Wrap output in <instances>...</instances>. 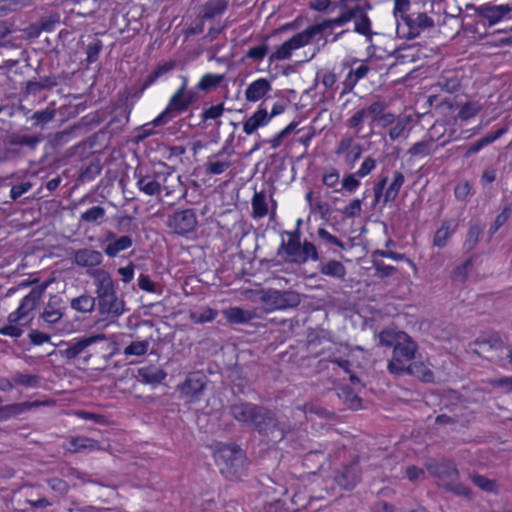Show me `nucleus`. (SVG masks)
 Wrapping results in <instances>:
<instances>
[{
  "mask_svg": "<svg viewBox=\"0 0 512 512\" xmlns=\"http://www.w3.org/2000/svg\"><path fill=\"white\" fill-rule=\"evenodd\" d=\"M133 245V239L129 235H123L119 238L113 240L112 242H109L104 247V253L109 258L116 257L120 252L125 251L129 248H131Z\"/></svg>",
  "mask_w": 512,
  "mask_h": 512,
  "instance_id": "31",
  "label": "nucleus"
},
{
  "mask_svg": "<svg viewBox=\"0 0 512 512\" xmlns=\"http://www.w3.org/2000/svg\"><path fill=\"white\" fill-rule=\"evenodd\" d=\"M63 316V313L60 309L54 308L51 305L45 307L44 311L41 314L42 319L48 324H56L58 323Z\"/></svg>",
  "mask_w": 512,
  "mask_h": 512,
  "instance_id": "64",
  "label": "nucleus"
},
{
  "mask_svg": "<svg viewBox=\"0 0 512 512\" xmlns=\"http://www.w3.org/2000/svg\"><path fill=\"white\" fill-rule=\"evenodd\" d=\"M228 0H208L202 9V17L206 20L223 15L228 8Z\"/></svg>",
  "mask_w": 512,
  "mask_h": 512,
  "instance_id": "33",
  "label": "nucleus"
},
{
  "mask_svg": "<svg viewBox=\"0 0 512 512\" xmlns=\"http://www.w3.org/2000/svg\"><path fill=\"white\" fill-rule=\"evenodd\" d=\"M508 130V124H504L501 127H498L496 130L487 133L485 136L467 146L465 152L463 153V157L467 159L472 157L473 155L480 152L483 148L500 139L508 132Z\"/></svg>",
  "mask_w": 512,
  "mask_h": 512,
  "instance_id": "20",
  "label": "nucleus"
},
{
  "mask_svg": "<svg viewBox=\"0 0 512 512\" xmlns=\"http://www.w3.org/2000/svg\"><path fill=\"white\" fill-rule=\"evenodd\" d=\"M338 396L343 400L344 404L351 410H358L362 406L361 398L349 386L339 388Z\"/></svg>",
  "mask_w": 512,
  "mask_h": 512,
  "instance_id": "39",
  "label": "nucleus"
},
{
  "mask_svg": "<svg viewBox=\"0 0 512 512\" xmlns=\"http://www.w3.org/2000/svg\"><path fill=\"white\" fill-rule=\"evenodd\" d=\"M100 312L107 318H116L124 312V302L119 300L114 294L110 298L99 301Z\"/></svg>",
  "mask_w": 512,
  "mask_h": 512,
  "instance_id": "28",
  "label": "nucleus"
},
{
  "mask_svg": "<svg viewBox=\"0 0 512 512\" xmlns=\"http://www.w3.org/2000/svg\"><path fill=\"white\" fill-rule=\"evenodd\" d=\"M473 266L472 258H468L460 265L456 266L452 271V279L454 281L464 282L468 276L469 271Z\"/></svg>",
  "mask_w": 512,
  "mask_h": 512,
  "instance_id": "56",
  "label": "nucleus"
},
{
  "mask_svg": "<svg viewBox=\"0 0 512 512\" xmlns=\"http://www.w3.org/2000/svg\"><path fill=\"white\" fill-rule=\"evenodd\" d=\"M40 378L37 375L18 373L14 375V385L35 388L39 385Z\"/></svg>",
  "mask_w": 512,
  "mask_h": 512,
  "instance_id": "57",
  "label": "nucleus"
},
{
  "mask_svg": "<svg viewBox=\"0 0 512 512\" xmlns=\"http://www.w3.org/2000/svg\"><path fill=\"white\" fill-rule=\"evenodd\" d=\"M403 337H407V333L396 331L393 328H384L379 333V341L386 347H394Z\"/></svg>",
  "mask_w": 512,
  "mask_h": 512,
  "instance_id": "43",
  "label": "nucleus"
},
{
  "mask_svg": "<svg viewBox=\"0 0 512 512\" xmlns=\"http://www.w3.org/2000/svg\"><path fill=\"white\" fill-rule=\"evenodd\" d=\"M164 180L160 183V193L164 191L165 196L173 195L177 189H180L182 182L180 176L168 165V169L163 173Z\"/></svg>",
  "mask_w": 512,
  "mask_h": 512,
  "instance_id": "29",
  "label": "nucleus"
},
{
  "mask_svg": "<svg viewBox=\"0 0 512 512\" xmlns=\"http://www.w3.org/2000/svg\"><path fill=\"white\" fill-rule=\"evenodd\" d=\"M342 11L336 17L332 19H325L320 23H316L307 27L310 35L314 39L316 36L322 34L326 29L340 27L348 22H350L353 18L357 17V12H360V5H355L352 8L343 7L341 5Z\"/></svg>",
  "mask_w": 512,
  "mask_h": 512,
  "instance_id": "15",
  "label": "nucleus"
},
{
  "mask_svg": "<svg viewBox=\"0 0 512 512\" xmlns=\"http://www.w3.org/2000/svg\"><path fill=\"white\" fill-rule=\"evenodd\" d=\"M387 177H381L373 186V193L375 202H379L383 197V205L394 202L405 182L404 174L401 171H394L392 181L385 189L387 184Z\"/></svg>",
  "mask_w": 512,
  "mask_h": 512,
  "instance_id": "12",
  "label": "nucleus"
},
{
  "mask_svg": "<svg viewBox=\"0 0 512 512\" xmlns=\"http://www.w3.org/2000/svg\"><path fill=\"white\" fill-rule=\"evenodd\" d=\"M212 456L221 475L230 481H240L249 466L245 450L236 443L216 441L211 445Z\"/></svg>",
  "mask_w": 512,
  "mask_h": 512,
  "instance_id": "2",
  "label": "nucleus"
},
{
  "mask_svg": "<svg viewBox=\"0 0 512 512\" xmlns=\"http://www.w3.org/2000/svg\"><path fill=\"white\" fill-rule=\"evenodd\" d=\"M97 8V0H73L71 12L85 17L95 12Z\"/></svg>",
  "mask_w": 512,
  "mask_h": 512,
  "instance_id": "44",
  "label": "nucleus"
},
{
  "mask_svg": "<svg viewBox=\"0 0 512 512\" xmlns=\"http://www.w3.org/2000/svg\"><path fill=\"white\" fill-rule=\"evenodd\" d=\"M268 45L266 43H262L260 45L250 47L246 53L245 57L247 59L253 60L255 62H261L268 53Z\"/></svg>",
  "mask_w": 512,
  "mask_h": 512,
  "instance_id": "60",
  "label": "nucleus"
},
{
  "mask_svg": "<svg viewBox=\"0 0 512 512\" xmlns=\"http://www.w3.org/2000/svg\"><path fill=\"white\" fill-rule=\"evenodd\" d=\"M418 345L407 334L393 348L392 358L389 360L387 369L389 373L402 376L405 375L406 366L414 359Z\"/></svg>",
  "mask_w": 512,
  "mask_h": 512,
  "instance_id": "7",
  "label": "nucleus"
},
{
  "mask_svg": "<svg viewBox=\"0 0 512 512\" xmlns=\"http://www.w3.org/2000/svg\"><path fill=\"white\" fill-rule=\"evenodd\" d=\"M45 287H34L27 295H25L17 307V309L8 315V322L15 324H30L34 319V311L38 306Z\"/></svg>",
  "mask_w": 512,
  "mask_h": 512,
  "instance_id": "9",
  "label": "nucleus"
},
{
  "mask_svg": "<svg viewBox=\"0 0 512 512\" xmlns=\"http://www.w3.org/2000/svg\"><path fill=\"white\" fill-rule=\"evenodd\" d=\"M362 470L359 457L335 471L334 481L345 490H352L361 480Z\"/></svg>",
  "mask_w": 512,
  "mask_h": 512,
  "instance_id": "17",
  "label": "nucleus"
},
{
  "mask_svg": "<svg viewBox=\"0 0 512 512\" xmlns=\"http://www.w3.org/2000/svg\"><path fill=\"white\" fill-rule=\"evenodd\" d=\"M47 485L52 491L61 496L66 495L70 490L69 484L65 480L58 477L49 478L47 480Z\"/></svg>",
  "mask_w": 512,
  "mask_h": 512,
  "instance_id": "62",
  "label": "nucleus"
},
{
  "mask_svg": "<svg viewBox=\"0 0 512 512\" xmlns=\"http://www.w3.org/2000/svg\"><path fill=\"white\" fill-rule=\"evenodd\" d=\"M207 386V376L202 371L189 372L184 381L178 384L177 391L186 403L200 401Z\"/></svg>",
  "mask_w": 512,
  "mask_h": 512,
  "instance_id": "10",
  "label": "nucleus"
},
{
  "mask_svg": "<svg viewBox=\"0 0 512 512\" xmlns=\"http://www.w3.org/2000/svg\"><path fill=\"white\" fill-rule=\"evenodd\" d=\"M440 146H443V143L440 144ZM438 147L439 145L435 143L434 138L429 136L422 139L421 141L414 143L407 150V154L410 156V158H424L435 153Z\"/></svg>",
  "mask_w": 512,
  "mask_h": 512,
  "instance_id": "26",
  "label": "nucleus"
},
{
  "mask_svg": "<svg viewBox=\"0 0 512 512\" xmlns=\"http://www.w3.org/2000/svg\"><path fill=\"white\" fill-rule=\"evenodd\" d=\"M149 348V342L147 340L132 341L124 349L126 356H143L147 353Z\"/></svg>",
  "mask_w": 512,
  "mask_h": 512,
  "instance_id": "53",
  "label": "nucleus"
},
{
  "mask_svg": "<svg viewBox=\"0 0 512 512\" xmlns=\"http://www.w3.org/2000/svg\"><path fill=\"white\" fill-rule=\"evenodd\" d=\"M428 472L439 480V485L446 491L467 499L472 498L470 487L458 481L459 471L453 460L443 458L440 461L431 460L425 465Z\"/></svg>",
  "mask_w": 512,
  "mask_h": 512,
  "instance_id": "3",
  "label": "nucleus"
},
{
  "mask_svg": "<svg viewBox=\"0 0 512 512\" xmlns=\"http://www.w3.org/2000/svg\"><path fill=\"white\" fill-rule=\"evenodd\" d=\"M319 271L325 276H329L335 279L343 280L346 276L345 266L338 260H329L321 263Z\"/></svg>",
  "mask_w": 512,
  "mask_h": 512,
  "instance_id": "35",
  "label": "nucleus"
},
{
  "mask_svg": "<svg viewBox=\"0 0 512 512\" xmlns=\"http://www.w3.org/2000/svg\"><path fill=\"white\" fill-rule=\"evenodd\" d=\"M512 212V204H507L503 207L501 212L496 216L494 222L491 224L489 233L494 235L509 219Z\"/></svg>",
  "mask_w": 512,
  "mask_h": 512,
  "instance_id": "50",
  "label": "nucleus"
},
{
  "mask_svg": "<svg viewBox=\"0 0 512 512\" xmlns=\"http://www.w3.org/2000/svg\"><path fill=\"white\" fill-rule=\"evenodd\" d=\"M342 11L336 17L332 19H325L320 23H316L307 27L310 35L314 39L316 36L322 34L326 29L340 27L348 22H350L353 18L357 17V12H360V5H355L352 8L343 7L341 5Z\"/></svg>",
  "mask_w": 512,
  "mask_h": 512,
  "instance_id": "14",
  "label": "nucleus"
},
{
  "mask_svg": "<svg viewBox=\"0 0 512 512\" xmlns=\"http://www.w3.org/2000/svg\"><path fill=\"white\" fill-rule=\"evenodd\" d=\"M370 7V4H366L365 6L360 5L361 11L357 12V17L354 18V30L363 36H369L371 34V20L366 13V10L370 9Z\"/></svg>",
  "mask_w": 512,
  "mask_h": 512,
  "instance_id": "36",
  "label": "nucleus"
},
{
  "mask_svg": "<svg viewBox=\"0 0 512 512\" xmlns=\"http://www.w3.org/2000/svg\"><path fill=\"white\" fill-rule=\"evenodd\" d=\"M168 169V164L164 162H142L139 163L133 173L135 186L147 196H157L160 194V183L164 180L163 173Z\"/></svg>",
  "mask_w": 512,
  "mask_h": 512,
  "instance_id": "5",
  "label": "nucleus"
},
{
  "mask_svg": "<svg viewBox=\"0 0 512 512\" xmlns=\"http://www.w3.org/2000/svg\"><path fill=\"white\" fill-rule=\"evenodd\" d=\"M104 216L105 209L102 206H93L81 214L80 221L88 224L100 223Z\"/></svg>",
  "mask_w": 512,
  "mask_h": 512,
  "instance_id": "48",
  "label": "nucleus"
},
{
  "mask_svg": "<svg viewBox=\"0 0 512 512\" xmlns=\"http://www.w3.org/2000/svg\"><path fill=\"white\" fill-rule=\"evenodd\" d=\"M483 110L482 104L477 100L466 101L459 106L456 120L468 121L475 118Z\"/></svg>",
  "mask_w": 512,
  "mask_h": 512,
  "instance_id": "34",
  "label": "nucleus"
},
{
  "mask_svg": "<svg viewBox=\"0 0 512 512\" xmlns=\"http://www.w3.org/2000/svg\"><path fill=\"white\" fill-rule=\"evenodd\" d=\"M482 233V228L479 224H471L465 239V247L472 249L475 247L479 240V236Z\"/></svg>",
  "mask_w": 512,
  "mask_h": 512,
  "instance_id": "61",
  "label": "nucleus"
},
{
  "mask_svg": "<svg viewBox=\"0 0 512 512\" xmlns=\"http://www.w3.org/2000/svg\"><path fill=\"white\" fill-rule=\"evenodd\" d=\"M223 81V74L206 73L200 78L194 90L209 92L220 86Z\"/></svg>",
  "mask_w": 512,
  "mask_h": 512,
  "instance_id": "37",
  "label": "nucleus"
},
{
  "mask_svg": "<svg viewBox=\"0 0 512 512\" xmlns=\"http://www.w3.org/2000/svg\"><path fill=\"white\" fill-rule=\"evenodd\" d=\"M168 227L177 235L187 236L198 225L196 211L193 208L175 210L167 221Z\"/></svg>",
  "mask_w": 512,
  "mask_h": 512,
  "instance_id": "13",
  "label": "nucleus"
},
{
  "mask_svg": "<svg viewBox=\"0 0 512 512\" xmlns=\"http://www.w3.org/2000/svg\"><path fill=\"white\" fill-rule=\"evenodd\" d=\"M322 182L326 187L331 188L333 192H341V189L338 187L340 182V174L335 167L330 166L324 169L322 174Z\"/></svg>",
  "mask_w": 512,
  "mask_h": 512,
  "instance_id": "45",
  "label": "nucleus"
},
{
  "mask_svg": "<svg viewBox=\"0 0 512 512\" xmlns=\"http://www.w3.org/2000/svg\"><path fill=\"white\" fill-rule=\"evenodd\" d=\"M463 72L457 69L444 70L438 77L437 86L450 94L458 91L462 86Z\"/></svg>",
  "mask_w": 512,
  "mask_h": 512,
  "instance_id": "22",
  "label": "nucleus"
},
{
  "mask_svg": "<svg viewBox=\"0 0 512 512\" xmlns=\"http://www.w3.org/2000/svg\"><path fill=\"white\" fill-rule=\"evenodd\" d=\"M138 376L146 384H158L166 378V373L161 368L149 365L140 367Z\"/></svg>",
  "mask_w": 512,
  "mask_h": 512,
  "instance_id": "32",
  "label": "nucleus"
},
{
  "mask_svg": "<svg viewBox=\"0 0 512 512\" xmlns=\"http://www.w3.org/2000/svg\"><path fill=\"white\" fill-rule=\"evenodd\" d=\"M366 117V109H359L348 118L347 126L351 129H354L357 133H359L364 128V122Z\"/></svg>",
  "mask_w": 512,
  "mask_h": 512,
  "instance_id": "51",
  "label": "nucleus"
},
{
  "mask_svg": "<svg viewBox=\"0 0 512 512\" xmlns=\"http://www.w3.org/2000/svg\"><path fill=\"white\" fill-rule=\"evenodd\" d=\"M90 276L94 279L96 284V293L98 302L110 298L116 294L114 289L113 280L110 274L104 269H97L90 272Z\"/></svg>",
  "mask_w": 512,
  "mask_h": 512,
  "instance_id": "21",
  "label": "nucleus"
},
{
  "mask_svg": "<svg viewBox=\"0 0 512 512\" xmlns=\"http://www.w3.org/2000/svg\"><path fill=\"white\" fill-rule=\"evenodd\" d=\"M68 450L70 452H81L85 449L94 450L98 446V442L85 436L71 437L68 442Z\"/></svg>",
  "mask_w": 512,
  "mask_h": 512,
  "instance_id": "42",
  "label": "nucleus"
},
{
  "mask_svg": "<svg viewBox=\"0 0 512 512\" xmlns=\"http://www.w3.org/2000/svg\"><path fill=\"white\" fill-rule=\"evenodd\" d=\"M289 236L288 242L285 246L286 254L292 261H298V256H301V241L300 232L298 230L286 232Z\"/></svg>",
  "mask_w": 512,
  "mask_h": 512,
  "instance_id": "38",
  "label": "nucleus"
},
{
  "mask_svg": "<svg viewBox=\"0 0 512 512\" xmlns=\"http://www.w3.org/2000/svg\"><path fill=\"white\" fill-rule=\"evenodd\" d=\"M252 214L255 219H262L268 214V204L264 192H255L252 201Z\"/></svg>",
  "mask_w": 512,
  "mask_h": 512,
  "instance_id": "41",
  "label": "nucleus"
},
{
  "mask_svg": "<svg viewBox=\"0 0 512 512\" xmlns=\"http://www.w3.org/2000/svg\"><path fill=\"white\" fill-rule=\"evenodd\" d=\"M458 228V222L455 219L443 220L441 226L436 230L433 237V246L444 248L449 239L453 236Z\"/></svg>",
  "mask_w": 512,
  "mask_h": 512,
  "instance_id": "24",
  "label": "nucleus"
},
{
  "mask_svg": "<svg viewBox=\"0 0 512 512\" xmlns=\"http://www.w3.org/2000/svg\"><path fill=\"white\" fill-rule=\"evenodd\" d=\"M39 142L40 139L37 136L28 134H14L9 139L11 146L28 147L31 150H34Z\"/></svg>",
  "mask_w": 512,
  "mask_h": 512,
  "instance_id": "46",
  "label": "nucleus"
},
{
  "mask_svg": "<svg viewBox=\"0 0 512 512\" xmlns=\"http://www.w3.org/2000/svg\"><path fill=\"white\" fill-rule=\"evenodd\" d=\"M224 316L230 324H245L252 319V314L240 307H230L224 310Z\"/></svg>",
  "mask_w": 512,
  "mask_h": 512,
  "instance_id": "40",
  "label": "nucleus"
},
{
  "mask_svg": "<svg viewBox=\"0 0 512 512\" xmlns=\"http://www.w3.org/2000/svg\"><path fill=\"white\" fill-rule=\"evenodd\" d=\"M104 342L105 336L103 334L75 337L66 344L61 352L68 360L82 358L83 362L88 364L94 355L99 354L97 346L104 344Z\"/></svg>",
  "mask_w": 512,
  "mask_h": 512,
  "instance_id": "6",
  "label": "nucleus"
},
{
  "mask_svg": "<svg viewBox=\"0 0 512 512\" xmlns=\"http://www.w3.org/2000/svg\"><path fill=\"white\" fill-rule=\"evenodd\" d=\"M467 8L473 11L472 15L477 19V23L489 27L511 19L512 6L509 4L497 5L487 2L480 5H470Z\"/></svg>",
  "mask_w": 512,
  "mask_h": 512,
  "instance_id": "8",
  "label": "nucleus"
},
{
  "mask_svg": "<svg viewBox=\"0 0 512 512\" xmlns=\"http://www.w3.org/2000/svg\"><path fill=\"white\" fill-rule=\"evenodd\" d=\"M403 25L407 28L405 37L415 39L424 30L434 27V20L425 12L404 14L399 17Z\"/></svg>",
  "mask_w": 512,
  "mask_h": 512,
  "instance_id": "16",
  "label": "nucleus"
},
{
  "mask_svg": "<svg viewBox=\"0 0 512 512\" xmlns=\"http://www.w3.org/2000/svg\"><path fill=\"white\" fill-rule=\"evenodd\" d=\"M309 258L313 261H317L319 259V255L316 246L312 242L305 241L301 246V256H298L297 262L303 263Z\"/></svg>",
  "mask_w": 512,
  "mask_h": 512,
  "instance_id": "59",
  "label": "nucleus"
},
{
  "mask_svg": "<svg viewBox=\"0 0 512 512\" xmlns=\"http://www.w3.org/2000/svg\"><path fill=\"white\" fill-rule=\"evenodd\" d=\"M405 375H412L422 382H433L434 374L429 367L421 361L411 362L406 366Z\"/></svg>",
  "mask_w": 512,
  "mask_h": 512,
  "instance_id": "30",
  "label": "nucleus"
},
{
  "mask_svg": "<svg viewBox=\"0 0 512 512\" xmlns=\"http://www.w3.org/2000/svg\"><path fill=\"white\" fill-rule=\"evenodd\" d=\"M32 0H0V12L7 14L31 5Z\"/></svg>",
  "mask_w": 512,
  "mask_h": 512,
  "instance_id": "54",
  "label": "nucleus"
},
{
  "mask_svg": "<svg viewBox=\"0 0 512 512\" xmlns=\"http://www.w3.org/2000/svg\"><path fill=\"white\" fill-rule=\"evenodd\" d=\"M360 185L361 183L359 181V178L354 172L347 174L343 177L340 189L352 193L355 192L360 187Z\"/></svg>",
  "mask_w": 512,
  "mask_h": 512,
  "instance_id": "63",
  "label": "nucleus"
},
{
  "mask_svg": "<svg viewBox=\"0 0 512 512\" xmlns=\"http://www.w3.org/2000/svg\"><path fill=\"white\" fill-rule=\"evenodd\" d=\"M103 49V43L100 39H94L86 47V62L93 64L99 59V55Z\"/></svg>",
  "mask_w": 512,
  "mask_h": 512,
  "instance_id": "55",
  "label": "nucleus"
},
{
  "mask_svg": "<svg viewBox=\"0 0 512 512\" xmlns=\"http://www.w3.org/2000/svg\"><path fill=\"white\" fill-rule=\"evenodd\" d=\"M218 315L217 310L210 307H205L200 311L192 312L190 315L191 320L196 324H203L212 322Z\"/></svg>",
  "mask_w": 512,
  "mask_h": 512,
  "instance_id": "49",
  "label": "nucleus"
},
{
  "mask_svg": "<svg viewBox=\"0 0 512 512\" xmlns=\"http://www.w3.org/2000/svg\"><path fill=\"white\" fill-rule=\"evenodd\" d=\"M312 41L313 38L307 28L294 34L291 38L277 46L276 49L269 55V63L271 64L275 61H284L290 59L294 50L305 47Z\"/></svg>",
  "mask_w": 512,
  "mask_h": 512,
  "instance_id": "11",
  "label": "nucleus"
},
{
  "mask_svg": "<svg viewBox=\"0 0 512 512\" xmlns=\"http://www.w3.org/2000/svg\"><path fill=\"white\" fill-rule=\"evenodd\" d=\"M188 78L183 76L181 85L170 97L165 109L151 122L145 125L164 126L172 121L177 115L185 112L198 101V92L194 89L187 90Z\"/></svg>",
  "mask_w": 512,
  "mask_h": 512,
  "instance_id": "4",
  "label": "nucleus"
},
{
  "mask_svg": "<svg viewBox=\"0 0 512 512\" xmlns=\"http://www.w3.org/2000/svg\"><path fill=\"white\" fill-rule=\"evenodd\" d=\"M230 414L239 423L253 428L268 443L277 444L285 437V428L276 414L261 405L251 402L233 404Z\"/></svg>",
  "mask_w": 512,
  "mask_h": 512,
  "instance_id": "1",
  "label": "nucleus"
},
{
  "mask_svg": "<svg viewBox=\"0 0 512 512\" xmlns=\"http://www.w3.org/2000/svg\"><path fill=\"white\" fill-rule=\"evenodd\" d=\"M41 405L39 401H27L22 403L8 404L0 407V422L7 421L11 417L18 416L33 407Z\"/></svg>",
  "mask_w": 512,
  "mask_h": 512,
  "instance_id": "27",
  "label": "nucleus"
},
{
  "mask_svg": "<svg viewBox=\"0 0 512 512\" xmlns=\"http://www.w3.org/2000/svg\"><path fill=\"white\" fill-rule=\"evenodd\" d=\"M269 122L270 117L268 116L267 109L260 105L257 110L244 121L243 132L247 135H251L259 128L268 125Z\"/></svg>",
  "mask_w": 512,
  "mask_h": 512,
  "instance_id": "25",
  "label": "nucleus"
},
{
  "mask_svg": "<svg viewBox=\"0 0 512 512\" xmlns=\"http://www.w3.org/2000/svg\"><path fill=\"white\" fill-rule=\"evenodd\" d=\"M94 306L95 299L90 295H81L71 301V308L82 313L91 312Z\"/></svg>",
  "mask_w": 512,
  "mask_h": 512,
  "instance_id": "47",
  "label": "nucleus"
},
{
  "mask_svg": "<svg viewBox=\"0 0 512 512\" xmlns=\"http://www.w3.org/2000/svg\"><path fill=\"white\" fill-rule=\"evenodd\" d=\"M409 123V118H400L398 119L394 125L389 129L388 136L391 141H395L404 136L405 130Z\"/></svg>",
  "mask_w": 512,
  "mask_h": 512,
  "instance_id": "58",
  "label": "nucleus"
},
{
  "mask_svg": "<svg viewBox=\"0 0 512 512\" xmlns=\"http://www.w3.org/2000/svg\"><path fill=\"white\" fill-rule=\"evenodd\" d=\"M271 90L272 84L270 80L266 78H258L247 86L245 90V99L248 102H257Z\"/></svg>",
  "mask_w": 512,
  "mask_h": 512,
  "instance_id": "23",
  "label": "nucleus"
},
{
  "mask_svg": "<svg viewBox=\"0 0 512 512\" xmlns=\"http://www.w3.org/2000/svg\"><path fill=\"white\" fill-rule=\"evenodd\" d=\"M173 67L174 65L171 62L158 64L156 68L147 75L145 86L152 85L158 78L172 70Z\"/></svg>",
  "mask_w": 512,
  "mask_h": 512,
  "instance_id": "52",
  "label": "nucleus"
},
{
  "mask_svg": "<svg viewBox=\"0 0 512 512\" xmlns=\"http://www.w3.org/2000/svg\"><path fill=\"white\" fill-rule=\"evenodd\" d=\"M233 151H228L226 146H223L216 153L207 157L204 164V172L207 176H217L223 174L232 166L231 155Z\"/></svg>",
  "mask_w": 512,
  "mask_h": 512,
  "instance_id": "18",
  "label": "nucleus"
},
{
  "mask_svg": "<svg viewBox=\"0 0 512 512\" xmlns=\"http://www.w3.org/2000/svg\"><path fill=\"white\" fill-rule=\"evenodd\" d=\"M71 260L78 267L85 268L87 274L90 275L91 271L100 269L99 266L103 262V255L101 252L91 248H81L73 252Z\"/></svg>",
  "mask_w": 512,
  "mask_h": 512,
  "instance_id": "19",
  "label": "nucleus"
}]
</instances>
